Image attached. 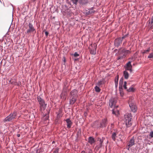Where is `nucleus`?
<instances>
[{
    "label": "nucleus",
    "instance_id": "obj_1",
    "mask_svg": "<svg viewBox=\"0 0 153 153\" xmlns=\"http://www.w3.org/2000/svg\"><path fill=\"white\" fill-rule=\"evenodd\" d=\"M119 55L117 58V60L121 59L124 58L128 54L130 53V52L128 50L125 49H120L119 51Z\"/></svg>",
    "mask_w": 153,
    "mask_h": 153
},
{
    "label": "nucleus",
    "instance_id": "obj_2",
    "mask_svg": "<svg viewBox=\"0 0 153 153\" xmlns=\"http://www.w3.org/2000/svg\"><path fill=\"white\" fill-rule=\"evenodd\" d=\"M131 114L129 113L126 114L124 116V121L128 127L130 126L131 125Z\"/></svg>",
    "mask_w": 153,
    "mask_h": 153
},
{
    "label": "nucleus",
    "instance_id": "obj_3",
    "mask_svg": "<svg viewBox=\"0 0 153 153\" xmlns=\"http://www.w3.org/2000/svg\"><path fill=\"white\" fill-rule=\"evenodd\" d=\"M37 100L40 105V109L44 110L46 107L47 104L45 103L44 100L40 97H37Z\"/></svg>",
    "mask_w": 153,
    "mask_h": 153
},
{
    "label": "nucleus",
    "instance_id": "obj_4",
    "mask_svg": "<svg viewBox=\"0 0 153 153\" xmlns=\"http://www.w3.org/2000/svg\"><path fill=\"white\" fill-rule=\"evenodd\" d=\"M132 100V97H131V98H130L129 100L128 101V103L131 111L134 112H135L137 110V107L136 106V105L133 103L131 101V100Z\"/></svg>",
    "mask_w": 153,
    "mask_h": 153
},
{
    "label": "nucleus",
    "instance_id": "obj_5",
    "mask_svg": "<svg viewBox=\"0 0 153 153\" xmlns=\"http://www.w3.org/2000/svg\"><path fill=\"white\" fill-rule=\"evenodd\" d=\"M16 115V112L10 114L8 116L5 118L4 120V122L10 121L15 118Z\"/></svg>",
    "mask_w": 153,
    "mask_h": 153
},
{
    "label": "nucleus",
    "instance_id": "obj_6",
    "mask_svg": "<svg viewBox=\"0 0 153 153\" xmlns=\"http://www.w3.org/2000/svg\"><path fill=\"white\" fill-rule=\"evenodd\" d=\"M91 47L90 48V52L91 54L95 55L96 53L97 45L95 43L91 44Z\"/></svg>",
    "mask_w": 153,
    "mask_h": 153
},
{
    "label": "nucleus",
    "instance_id": "obj_7",
    "mask_svg": "<svg viewBox=\"0 0 153 153\" xmlns=\"http://www.w3.org/2000/svg\"><path fill=\"white\" fill-rule=\"evenodd\" d=\"M117 99L112 97L109 101V105L111 107L114 106L117 102Z\"/></svg>",
    "mask_w": 153,
    "mask_h": 153
},
{
    "label": "nucleus",
    "instance_id": "obj_8",
    "mask_svg": "<svg viewBox=\"0 0 153 153\" xmlns=\"http://www.w3.org/2000/svg\"><path fill=\"white\" fill-rule=\"evenodd\" d=\"M122 40L121 37H119L116 39L114 41L115 46L118 47L122 44Z\"/></svg>",
    "mask_w": 153,
    "mask_h": 153
},
{
    "label": "nucleus",
    "instance_id": "obj_9",
    "mask_svg": "<svg viewBox=\"0 0 153 153\" xmlns=\"http://www.w3.org/2000/svg\"><path fill=\"white\" fill-rule=\"evenodd\" d=\"M128 85V84H127L126 82H124V84L123 85V87L124 89H127V91L128 92H134V88L132 87H131L129 89H127V87H126L127 85Z\"/></svg>",
    "mask_w": 153,
    "mask_h": 153
},
{
    "label": "nucleus",
    "instance_id": "obj_10",
    "mask_svg": "<svg viewBox=\"0 0 153 153\" xmlns=\"http://www.w3.org/2000/svg\"><path fill=\"white\" fill-rule=\"evenodd\" d=\"M134 137H132L130 140L129 142L127 144V146H128V149L129 150V148L133 146L134 144Z\"/></svg>",
    "mask_w": 153,
    "mask_h": 153
},
{
    "label": "nucleus",
    "instance_id": "obj_11",
    "mask_svg": "<svg viewBox=\"0 0 153 153\" xmlns=\"http://www.w3.org/2000/svg\"><path fill=\"white\" fill-rule=\"evenodd\" d=\"M107 124V121L106 119L102 120V122L100 123V127H105Z\"/></svg>",
    "mask_w": 153,
    "mask_h": 153
},
{
    "label": "nucleus",
    "instance_id": "obj_12",
    "mask_svg": "<svg viewBox=\"0 0 153 153\" xmlns=\"http://www.w3.org/2000/svg\"><path fill=\"white\" fill-rule=\"evenodd\" d=\"M132 66L130 62H129L126 65V70L130 71V72L131 71Z\"/></svg>",
    "mask_w": 153,
    "mask_h": 153
},
{
    "label": "nucleus",
    "instance_id": "obj_13",
    "mask_svg": "<svg viewBox=\"0 0 153 153\" xmlns=\"http://www.w3.org/2000/svg\"><path fill=\"white\" fill-rule=\"evenodd\" d=\"M67 123V127L68 128H70L72 126V122L69 119H67L65 120Z\"/></svg>",
    "mask_w": 153,
    "mask_h": 153
},
{
    "label": "nucleus",
    "instance_id": "obj_14",
    "mask_svg": "<svg viewBox=\"0 0 153 153\" xmlns=\"http://www.w3.org/2000/svg\"><path fill=\"white\" fill-rule=\"evenodd\" d=\"M77 91L76 89H74L71 92V97H76L77 95Z\"/></svg>",
    "mask_w": 153,
    "mask_h": 153
},
{
    "label": "nucleus",
    "instance_id": "obj_15",
    "mask_svg": "<svg viewBox=\"0 0 153 153\" xmlns=\"http://www.w3.org/2000/svg\"><path fill=\"white\" fill-rule=\"evenodd\" d=\"M88 142L91 144H92L94 143L95 141L93 137H90L88 139Z\"/></svg>",
    "mask_w": 153,
    "mask_h": 153
},
{
    "label": "nucleus",
    "instance_id": "obj_16",
    "mask_svg": "<svg viewBox=\"0 0 153 153\" xmlns=\"http://www.w3.org/2000/svg\"><path fill=\"white\" fill-rule=\"evenodd\" d=\"M67 95V93L66 92V91H65L64 89L62 91V93L60 95V97L61 98H62L63 97V98H64Z\"/></svg>",
    "mask_w": 153,
    "mask_h": 153
},
{
    "label": "nucleus",
    "instance_id": "obj_17",
    "mask_svg": "<svg viewBox=\"0 0 153 153\" xmlns=\"http://www.w3.org/2000/svg\"><path fill=\"white\" fill-rule=\"evenodd\" d=\"M118 134V132H113L111 136L112 139L114 141H115L117 135Z\"/></svg>",
    "mask_w": 153,
    "mask_h": 153
},
{
    "label": "nucleus",
    "instance_id": "obj_18",
    "mask_svg": "<svg viewBox=\"0 0 153 153\" xmlns=\"http://www.w3.org/2000/svg\"><path fill=\"white\" fill-rule=\"evenodd\" d=\"M123 75L125 79H127L129 77V74L127 71H124Z\"/></svg>",
    "mask_w": 153,
    "mask_h": 153
},
{
    "label": "nucleus",
    "instance_id": "obj_19",
    "mask_svg": "<svg viewBox=\"0 0 153 153\" xmlns=\"http://www.w3.org/2000/svg\"><path fill=\"white\" fill-rule=\"evenodd\" d=\"M72 98L71 99L70 101V104H73L76 101V97H72Z\"/></svg>",
    "mask_w": 153,
    "mask_h": 153
},
{
    "label": "nucleus",
    "instance_id": "obj_20",
    "mask_svg": "<svg viewBox=\"0 0 153 153\" xmlns=\"http://www.w3.org/2000/svg\"><path fill=\"white\" fill-rule=\"evenodd\" d=\"M88 2V0H80L79 3L82 5H85Z\"/></svg>",
    "mask_w": 153,
    "mask_h": 153
},
{
    "label": "nucleus",
    "instance_id": "obj_21",
    "mask_svg": "<svg viewBox=\"0 0 153 153\" xmlns=\"http://www.w3.org/2000/svg\"><path fill=\"white\" fill-rule=\"evenodd\" d=\"M119 79V76L118 75H117L115 79V85L116 87L118 85V82Z\"/></svg>",
    "mask_w": 153,
    "mask_h": 153
},
{
    "label": "nucleus",
    "instance_id": "obj_22",
    "mask_svg": "<svg viewBox=\"0 0 153 153\" xmlns=\"http://www.w3.org/2000/svg\"><path fill=\"white\" fill-rule=\"evenodd\" d=\"M95 11L93 9H89L88 11L87 12L88 14H91L94 12Z\"/></svg>",
    "mask_w": 153,
    "mask_h": 153
},
{
    "label": "nucleus",
    "instance_id": "obj_23",
    "mask_svg": "<svg viewBox=\"0 0 153 153\" xmlns=\"http://www.w3.org/2000/svg\"><path fill=\"white\" fill-rule=\"evenodd\" d=\"M29 32L30 31H32L33 32L35 30L34 29L33 25L30 24H29Z\"/></svg>",
    "mask_w": 153,
    "mask_h": 153
},
{
    "label": "nucleus",
    "instance_id": "obj_24",
    "mask_svg": "<svg viewBox=\"0 0 153 153\" xmlns=\"http://www.w3.org/2000/svg\"><path fill=\"white\" fill-rule=\"evenodd\" d=\"M95 91L98 92H99L100 91V89L99 87L96 86L95 87Z\"/></svg>",
    "mask_w": 153,
    "mask_h": 153
},
{
    "label": "nucleus",
    "instance_id": "obj_25",
    "mask_svg": "<svg viewBox=\"0 0 153 153\" xmlns=\"http://www.w3.org/2000/svg\"><path fill=\"white\" fill-rule=\"evenodd\" d=\"M103 142V138H102V139H100L99 140V143H99V147H101L102 146V142Z\"/></svg>",
    "mask_w": 153,
    "mask_h": 153
},
{
    "label": "nucleus",
    "instance_id": "obj_26",
    "mask_svg": "<svg viewBox=\"0 0 153 153\" xmlns=\"http://www.w3.org/2000/svg\"><path fill=\"white\" fill-rule=\"evenodd\" d=\"M123 78H121L120 80L119 81V85H122L123 84Z\"/></svg>",
    "mask_w": 153,
    "mask_h": 153
},
{
    "label": "nucleus",
    "instance_id": "obj_27",
    "mask_svg": "<svg viewBox=\"0 0 153 153\" xmlns=\"http://www.w3.org/2000/svg\"><path fill=\"white\" fill-rule=\"evenodd\" d=\"M150 51V48H149L147 50H144V51L143 52V54L147 53L148 52H149Z\"/></svg>",
    "mask_w": 153,
    "mask_h": 153
},
{
    "label": "nucleus",
    "instance_id": "obj_28",
    "mask_svg": "<svg viewBox=\"0 0 153 153\" xmlns=\"http://www.w3.org/2000/svg\"><path fill=\"white\" fill-rule=\"evenodd\" d=\"M103 83V81H100L98 82L97 83V84L99 86H100V85H102Z\"/></svg>",
    "mask_w": 153,
    "mask_h": 153
},
{
    "label": "nucleus",
    "instance_id": "obj_29",
    "mask_svg": "<svg viewBox=\"0 0 153 153\" xmlns=\"http://www.w3.org/2000/svg\"><path fill=\"white\" fill-rule=\"evenodd\" d=\"M148 58L153 59V53H150L149 55L148 56Z\"/></svg>",
    "mask_w": 153,
    "mask_h": 153
},
{
    "label": "nucleus",
    "instance_id": "obj_30",
    "mask_svg": "<svg viewBox=\"0 0 153 153\" xmlns=\"http://www.w3.org/2000/svg\"><path fill=\"white\" fill-rule=\"evenodd\" d=\"M153 23V16H152L151 19H150L149 23L151 25Z\"/></svg>",
    "mask_w": 153,
    "mask_h": 153
},
{
    "label": "nucleus",
    "instance_id": "obj_31",
    "mask_svg": "<svg viewBox=\"0 0 153 153\" xmlns=\"http://www.w3.org/2000/svg\"><path fill=\"white\" fill-rule=\"evenodd\" d=\"M74 57H76L79 56V55L76 52H75L74 54Z\"/></svg>",
    "mask_w": 153,
    "mask_h": 153
},
{
    "label": "nucleus",
    "instance_id": "obj_32",
    "mask_svg": "<svg viewBox=\"0 0 153 153\" xmlns=\"http://www.w3.org/2000/svg\"><path fill=\"white\" fill-rule=\"evenodd\" d=\"M72 1L73 3L75 4H76L77 3L78 0H71Z\"/></svg>",
    "mask_w": 153,
    "mask_h": 153
},
{
    "label": "nucleus",
    "instance_id": "obj_33",
    "mask_svg": "<svg viewBox=\"0 0 153 153\" xmlns=\"http://www.w3.org/2000/svg\"><path fill=\"white\" fill-rule=\"evenodd\" d=\"M59 152V149H56L53 152V153H58Z\"/></svg>",
    "mask_w": 153,
    "mask_h": 153
},
{
    "label": "nucleus",
    "instance_id": "obj_34",
    "mask_svg": "<svg viewBox=\"0 0 153 153\" xmlns=\"http://www.w3.org/2000/svg\"><path fill=\"white\" fill-rule=\"evenodd\" d=\"M127 36H128V34H126V35L123 36L122 37H121V38L122 39V40H123V39L127 37Z\"/></svg>",
    "mask_w": 153,
    "mask_h": 153
},
{
    "label": "nucleus",
    "instance_id": "obj_35",
    "mask_svg": "<svg viewBox=\"0 0 153 153\" xmlns=\"http://www.w3.org/2000/svg\"><path fill=\"white\" fill-rule=\"evenodd\" d=\"M149 136L151 137H153V132L152 131L150 133Z\"/></svg>",
    "mask_w": 153,
    "mask_h": 153
},
{
    "label": "nucleus",
    "instance_id": "obj_36",
    "mask_svg": "<svg viewBox=\"0 0 153 153\" xmlns=\"http://www.w3.org/2000/svg\"><path fill=\"white\" fill-rule=\"evenodd\" d=\"M45 34L46 35V36H47L48 34V32H47V31H46L45 32Z\"/></svg>",
    "mask_w": 153,
    "mask_h": 153
},
{
    "label": "nucleus",
    "instance_id": "obj_37",
    "mask_svg": "<svg viewBox=\"0 0 153 153\" xmlns=\"http://www.w3.org/2000/svg\"><path fill=\"white\" fill-rule=\"evenodd\" d=\"M127 42V41H126L125 42H123V46H125V44Z\"/></svg>",
    "mask_w": 153,
    "mask_h": 153
},
{
    "label": "nucleus",
    "instance_id": "obj_38",
    "mask_svg": "<svg viewBox=\"0 0 153 153\" xmlns=\"http://www.w3.org/2000/svg\"><path fill=\"white\" fill-rule=\"evenodd\" d=\"M112 113L114 114H116L115 113V112L114 111V110H113V111H112Z\"/></svg>",
    "mask_w": 153,
    "mask_h": 153
},
{
    "label": "nucleus",
    "instance_id": "obj_39",
    "mask_svg": "<svg viewBox=\"0 0 153 153\" xmlns=\"http://www.w3.org/2000/svg\"><path fill=\"white\" fill-rule=\"evenodd\" d=\"M17 136L18 137H19L20 136V134H17Z\"/></svg>",
    "mask_w": 153,
    "mask_h": 153
},
{
    "label": "nucleus",
    "instance_id": "obj_40",
    "mask_svg": "<svg viewBox=\"0 0 153 153\" xmlns=\"http://www.w3.org/2000/svg\"><path fill=\"white\" fill-rule=\"evenodd\" d=\"M120 94L122 96H123V93L122 92H120Z\"/></svg>",
    "mask_w": 153,
    "mask_h": 153
},
{
    "label": "nucleus",
    "instance_id": "obj_41",
    "mask_svg": "<svg viewBox=\"0 0 153 153\" xmlns=\"http://www.w3.org/2000/svg\"><path fill=\"white\" fill-rule=\"evenodd\" d=\"M81 153H86L85 151H82V152Z\"/></svg>",
    "mask_w": 153,
    "mask_h": 153
},
{
    "label": "nucleus",
    "instance_id": "obj_42",
    "mask_svg": "<svg viewBox=\"0 0 153 153\" xmlns=\"http://www.w3.org/2000/svg\"><path fill=\"white\" fill-rule=\"evenodd\" d=\"M88 153H92L91 151V150H89V151Z\"/></svg>",
    "mask_w": 153,
    "mask_h": 153
},
{
    "label": "nucleus",
    "instance_id": "obj_43",
    "mask_svg": "<svg viewBox=\"0 0 153 153\" xmlns=\"http://www.w3.org/2000/svg\"><path fill=\"white\" fill-rule=\"evenodd\" d=\"M27 32H29V29H27Z\"/></svg>",
    "mask_w": 153,
    "mask_h": 153
},
{
    "label": "nucleus",
    "instance_id": "obj_44",
    "mask_svg": "<svg viewBox=\"0 0 153 153\" xmlns=\"http://www.w3.org/2000/svg\"><path fill=\"white\" fill-rule=\"evenodd\" d=\"M28 25H27V28L28 27Z\"/></svg>",
    "mask_w": 153,
    "mask_h": 153
},
{
    "label": "nucleus",
    "instance_id": "obj_45",
    "mask_svg": "<svg viewBox=\"0 0 153 153\" xmlns=\"http://www.w3.org/2000/svg\"><path fill=\"white\" fill-rule=\"evenodd\" d=\"M119 135L120 136V134H119Z\"/></svg>",
    "mask_w": 153,
    "mask_h": 153
},
{
    "label": "nucleus",
    "instance_id": "obj_46",
    "mask_svg": "<svg viewBox=\"0 0 153 153\" xmlns=\"http://www.w3.org/2000/svg\"><path fill=\"white\" fill-rule=\"evenodd\" d=\"M120 87H119V88H120Z\"/></svg>",
    "mask_w": 153,
    "mask_h": 153
}]
</instances>
